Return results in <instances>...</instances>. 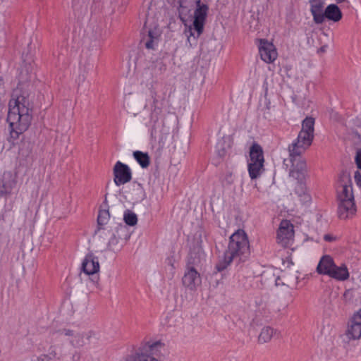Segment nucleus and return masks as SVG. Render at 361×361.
<instances>
[{"label":"nucleus","instance_id":"obj_1","mask_svg":"<svg viewBox=\"0 0 361 361\" xmlns=\"http://www.w3.org/2000/svg\"><path fill=\"white\" fill-rule=\"evenodd\" d=\"M30 106V100L25 95L16 96V98L11 99L7 121L12 139H18L28 128L32 120Z\"/></svg>","mask_w":361,"mask_h":361},{"label":"nucleus","instance_id":"obj_2","mask_svg":"<svg viewBox=\"0 0 361 361\" xmlns=\"http://www.w3.org/2000/svg\"><path fill=\"white\" fill-rule=\"evenodd\" d=\"M338 215L341 219L352 218L356 213L350 176L343 173L337 186Z\"/></svg>","mask_w":361,"mask_h":361},{"label":"nucleus","instance_id":"obj_3","mask_svg":"<svg viewBox=\"0 0 361 361\" xmlns=\"http://www.w3.org/2000/svg\"><path fill=\"white\" fill-rule=\"evenodd\" d=\"M95 235L102 244H106V248L118 252L126 244L130 237V232L126 225L118 224L116 226L99 228Z\"/></svg>","mask_w":361,"mask_h":361},{"label":"nucleus","instance_id":"obj_4","mask_svg":"<svg viewBox=\"0 0 361 361\" xmlns=\"http://www.w3.org/2000/svg\"><path fill=\"white\" fill-rule=\"evenodd\" d=\"M249 241L243 230L238 229L230 237L229 243L224 252L223 261L218 267L219 270L225 269L234 259L240 258L249 253Z\"/></svg>","mask_w":361,"mask_h":361},{"label":"nucleus","instance_id":"obj_5","mask_svg":"<svg viewBox=\"0 0 361 361\" xmlns=\"http://www.w3.org/2000/svg\"><path fill=\"white\" fill-rule=\"evenodd\" d=\"M180 7L190 10L196 6L194 12L193 30L190 29V35L188 39L190 42V37L197 38L203 32L205 20L207 16L208 6L205 4H200V0H179Z\"/></svg>","mask_w":361,"mask_h":361},{"label":"nucleus","instance_id":"obj_6","mask_svg":"<svg viewBox=\"0 0 361 361\" xmlns=\"http://www.w3.org/2000/svg\"><path fill=\"white\" fill-rule=\"evenodd\" d=\"M162 350L164 344L160 341L145 343L128 355L126 361H164Z\"/></svg>","mask_w":361,"mask_h":361},{"label":"nucleus","instance_id":"obj_7","mask_svg":"<svg viewBox=\"0 0 361 361\" xmlns=\"http://www.w3.org/2000/svg\"><path fill=\"white\" fill-rule=\"evenodd\" d=\"M264 159L262 147L254 144L250 149V159L248 161L249 176L252 179H256L261 176L264 171Z\"/></svg>","mask_w":361,"mask_h":361},{"label":"nucleus","instance_id":"obj_8","mask_svg":"<svg viewBox=\"0 0 361 361\" xmlns=\"http://www.w3.org/2000/svg\"><path fill=\"white\" fill-rule=\"evenodd\" d=\"M152 110L149 115V126L151 127V134L154 137H157L158 133L167 134L168 130L166 129L163 122L162 109L158 106V99L154 98Z\"/></svg>","mask_w":361,"mask_h":361},{"label":"nucleus","instance_id":"obj_9","mask_svg":"<svg viewBox=\"0 0 361 361\" xmlns=\"http://www.w3.org/2000/svg\"><path fill=\"white\" fill-rule=\"evenodd\" d=\"M313 139V136L299 132L298 137L288 146L289 156H301L311 146Z\"/></svg>","mask_w":361,"mask_h":361},{"label":"nucleus","instance_id":"obj_10","mask_svg":"<svg viewBox=\"0 0 361 361\" xmlns=\"http://www.w3.org/2000/svg\"><path fill=\"white\" fill-rule=\"evenodd\" d=\"M292 169L290 175L298 181H304L307 177L306 160L300 157H290Z\"/></svg>","mask_w":361,"mask_h":361},{"label":"nucleus","instance_id":"obj_11","mask_svg":"<svg viewBox=\"0 0 361 361\" xmlns=\"http://www.w3.org/2000/svg\"><path fill=\"white\" fill-rule=\"evenodd\" d=\"M345 335L350 340H357L361 338V309L354 313L349 319Z\"/></svg>","mask_w":361,"mask_h":361},{"label":"nucleus","instance_id":"obj_12","mask_svg":"<svg viewBox=\"0 0 361 361\" xmlns=\"http://www.w3.org/2000/svg\"><path fill=\"white\" fill-rule=\"evenodd\" d=\"M293 225L288 220L281 221L278 232L277 240L282 246H286L293 239Z\"/></svg>","mask_w":361,"mask_h":361},{"label":"nucleus","instance_id":"obj_13","mask_svg":"<svg viewBox=\"0 0 361 361\" xmlns=\"http://www.w3.org/2000/svg\"><path fill=\"white\" fill-rule=\"evenodd\" d=\"M114 183L119 186L129 182L132 178V173L128 165L117 161L114 167Z\"/></svg>","mask_w":361,"mask_h":361},{"label":"nucleus","instance_id":"obj_14","mask_svg":"<svg viewBox=\"0 0 361 361\" xmlns=\"http://www.w3.org/2000/svg\"><path fill=\"white\" fill-rule=\"evenodd\" d=\"M182 283L188 289L195 290L202 283L200 274L195 268L188 267L183 276Z\"/></svg>","mask_w":361,"mask_h":361},{"label":"nucleus","instance_id":"obj_15","mask_svg":"<svg viewBox=\"0 0 361 361\" xmlns=\"http://www.w3.org/2000/svg\"><path fill=\"white\" fill-rule=\"evenodd\" d=\"M259 51L262 60L268 63L274 61L278 56L274 45L266 39L259 40Z\"/></svg>","mask_w":361,"mask_h":361},{"label":"nucleus","instance_id":"obj_16","mask_svg":"<svg viewBox=\"0 0 361 361\" xmlns=\"http://www.w3.org/2000/svg\"><path fill=\"white\" fill-rule=\"evenodd\" d=\"M61 335L70 336V342L75 347H81L85 345L90 338L95 335L93 331H88L87 333H75L69 329H63L60 331Z\"/></svg>","mask_w":361,"mask_h":361},{"label":"nucleus","instance_id":"obj_17","mask_svg":"<svg viewBox=\"0 0 361 361\" xmlns=\"http://www.w3.org/2000/svg\"><path fill=\"white\" fill-rule=\"evenodd\" d=\"M310 12L316 24L324 23L323 16L325 11L324 0H310Z\"/></svg>","mask_w":361,"mask_h":361},{"label":"nucleus","instance_id":"obj_18","mask_svg":"<svg viewBox=\"0 0 361 361\" xmlns=\"http://www.w3.org/2000/svg\"><path fill=\"white\" fill-rule=\"evenodd\" d=\"M16 185V175L11 171H6L0 181V193L8 194Z\"/></svg>","mask_w":361,"mask_h":361},{"label":"nucleus","instance_id":"obj_19","mask_svg":"<svg viewBox=\"0 0 361 361\" xmlns=\"http://www.w3.org/2000/svg\"><path fill=\"white\" fill-rule=\"evenodd\" d=\"M99 268L98 257L92 254L87 255L82 264V271L87 275H93L99 272Z\"/></svg>","mask_w":361,"mask_h":361},{"label":"nucleus","instance_id":"obj_20","mask_svg":"<svg viewBox=\"0 0 361 361\" xmlns=\"http://www.w3.org/2000/svg\"><path fill=\"white\" fill-rule=\"evenodd\" d=\"M342 16L343 14L339 7L335 4H331L325 8L323 16L324 22L325 19H327L334 23H337L341 20Z\"/></svg>","mask_w":361,"mask_h":361},{"label":"nucleus","instance_id":"obj_21","mask_svg":"<svg viewBox=\"0 0 361 361\" xmlns=\"http://www.w3.org/2000/svg\"><path fill=\"white\" fill-rule=\"evenodd\" d=\"M334 261L330 255H323L317 264V272L327 276L331 269L334 267Z\"/></svg>","mask_w":361,"mask_h":361},{"label":"nucleus","instance_id":"obj_22","mask_svg":"<svg viewBox=\"0 0 361 361\" xmlns=\"http://www.w3.org/2000/svg\"><path fill=\"white\" fill-rule=\"evenodd\" d=\"M160 35L161 32L157 27L149 30L147 35L143 39L145 47L148 49H154L158 44Z\"/></svg>","mask_w":361,"mask_h":361},{"label":"nucleus","instance_id":"obj_23","mask_svg":"<svg viewBox=\"0 0 361 361\" xmlns=\"http://www.w3.org/2000/svg\"><path fill=\"white\" fill-rule=\"evenodd\" d=\"M327 276L337 281H345L349 278V272L345 264L337 266L335 264Z\"/></svg>","mask_w":361,"mask_h":361},{"label":"nucleus","instance_id":"obj_24","mask_svg":"<svg viewBox=\"0 0 361 361\" xmlns=\"http://www.w3.org/2000/svg\"><path fill=\"white\" fill-rule=\"evenodd\" d=\"M281 279L285 281L286 286L292 288L298 283V276L295 271L287 270L283 271Z\"/></svg>","mask_w":361,"mask_h":361},{"label":"nucleus","instance_id":"obj_25","mask_svg":"<svg viewBox=\"0 0 361 361\" xmlns=\"http://www.w3.org/2000/svg\"><path fill=\"white\" fill-rule=\"evenodd\" d=\"M314 118L312 117H307L302 122V128L300 132L308 134L314 137Z\"/></svg>","mask_w":361,"mask_h":361},{"label":"nucleus","instance_id":"obj_26","mask_svg":"<svg viewBox=\"0 0 361 361\" xmlns=\"http://www.w3.org/2000/svg\"><path fill=\"white\" fill-rule=\"evenodd\" d=\"M275 331L270 326L262 328L259 335L258 340L260 343H267L272 338Z\"/></svg>","mask_w":361,"mask_h":361},{"label":"nucleus","instance_id":"obj_27","mask_svg":"<svg viewBox=\"0 0 361 361\" xmlns=\"http://www.w3.org/2000/svg\"><path fill=\"white\" fill-rule=\"evenodd\" d=\"M133 157L142 168H147L149 165V157L147 153L135 151L133 152Z\"/></svg>","mask_w":361,"mask_h":361},{"label":"nucleus","instance_id":"obj_28","mask_svg":"<svg viewBox=\"0 0 361 361\" xmlns=\"http://www.w3.org/2000/svg\"><path fill=\"white\" fill-rule=\"evenodd\" d=\"M302 182L299 181L298 185L295 188V192L301 197V201L307 202L310 200V196L307 192L306 187Z\"/></svg>","mask_w":361,"mask_h":361},{"label":"nucleus","instance_id":"obj_29","mask_svg":"<svg viewBox=\"0 0 361 361\" xmlns=\"http://www.w3.org/2000/svg\"><path fill=\"white\" fill-rule=\"evenodd\" d=\"M110 219L109 212L107 209L100 210L97 217L98 228H105L104 226L107 224Z\"/></svg>","mask_w":361,"mask_h":361},{"label":"nucleus","instance_id":"obj_30","mask_svg":"<svg viewBox=\"0 0 361 361\" xmlns=\"http://www.w3.org/2000/svg\"><path fill=\"white\" fill-rule=\"evenodd\" d=\"M123 220L127 225L133 226L137 223V216L133 212L128 209L124 212Z\"/></svg>","mask_w":361,"mask_h":361},{"label":"nucleus","instance_id":"obj_31","mask_svg":"<svg viewBox=\"0 0 361 361\" xmlns=\"http://www.w3.org/2000/svg\"><path fill=\"white\" fill-rule=\"evenodd\" d=\"M32 145L30 142H23L20 146L19 154L23 157H27L32 152Z\"/></svg>","mask_w":361,"mask_h":361},{"label":"nucleus","instance_id":"obj_32","mask_svg":"<svg viewBox=\"0 0 361 361\" xmlns=\"http://www.w3.org/2000/svg\"><path fill=\"white\" fill-rule=\"evenodd\" d=\"M31 78V70L27 66L21 68L19 73V80L20 82H25Z\"/></svg>","mask_w":361,"mask_h":361},{"label":"nucleus","instance_id":"obj_33","mask_svg":"<svg viewBox=\"0 0 361 361\" xmlns=\"http://www.w3.org/2000/svg\"><path fill=\"white\" fill-rule=\"evenodd\" d=\"M343 297L346 302L351 301L354 297L353 290V289L346 290L344 292Z\"/></svg>","mask_w":361,"mask_h":361},{"label":"nucleus","instance_id":"obj_34","mask_svg":"<svg viewBox=\"0 0 361 361\" xmlns=\"http://www.w3.org/2000/svg\"><path fill=\"white\" fill-rule=\"evenodd\" d=\"M256 307H260L265 305V299L263 296H257L255 300Z\"/></svg>","mask_w":361,"mask_h":361},{"label":"nucleus","instance_id":"obj_35","mask_svg":"<svg viewBox=\"0 0 361 361\" xmlns=\"http://www.w3.org/2000/svg\"><path fill=\"white\" fill-rule=\"evenodd\" d=\"M354 178L356 184L361 188V173L358 171L355 172Z\"/></svg>","mask_w":361,"mask_h":361},{"label":"nucleus","instance_id":"obj_36","mask_svg":"<svg viewBox=\"0 0 361 361\" xmlns=\"http://www.w3.org/2000/svg\"><path fill=\"white\" fill-rule=\"evenodd\" d=\"M355 161L357 167L361 169V149L357 150Z\"/></svg>","mask_w":361,"mask_h":361},{"label":"nucleus","instance_id":"obj_37","mask_svg":"<svg viewBox=\"0 0 361 361\" xmlns=\"http://www.w3.org/2000/svg\"><path fill=\"white\" fill-rule=\"evenodd\" d=\"M49 360H50V357H49L47 355H41L37 357L32 361H49Z\"/></svg>","mask_w":361,"mask_h":361},{"label":"nucleus","instance_id":"obj_38","mask_svg":"<svg viewBox=\"0 0 361 361\" xmlns=\"http://www.w3.org/2000/svg\"><path fill=\"white\" fill-rule=\"evenodd\" d=\"M281 279V275L278 276L277 279H276V285L278 286H283V285H286V282L285 281H283V279Z\"/></svg>","mask_w":361,"mask_h":361},{"label":"nucleus","instance_id":"obj_39","mask_svg":"<svg viewBox=\"0 0 361 361\" xmlns=\"http://www.w3.org/2000/svg\"><path fill=\"white\" fill-rule=\"evenodd\" d=\"M47 355L49 357H50V360L53 359V358H56L57 357V353H56V351L54 350H51L49 353V355Z\"/></svg>","mask_w":361,"mask_h":361},{"label":"nucleus","instance_id":"obj_40","mask_svg":"<svg viewBox=\"0 0 361 361\" xmlns=\"http://www.w3.org/2000/svg\"><path fill=\"white\" fill-rule=\"evenodd\" d=\"M324 239L326 240V241H332L334 240V237H333L332 235H325L324 237Z\"/></svg>","mask_w":361,"mask_h":361},{"label":"nucleus","instance_id":"obj_41","mask_svg":"<svg viewBox=\"0 0 361 361\" xmlns=\"http://www.w3.org/2000/svg\"><path fill=\"white\" fill-rule=\"evenodd\" d=\"M327 46L324 45V46H322L319 50L318 51L319 53H324L326 51V49Z\"/></svg>","mask_w":361,"mask_h":361},{"label":"nucleus","instance_id":"obj_42","mask_svg":"<svg viewBox=\"0 0 361 361\" xmlns=\"http://www.w3.org/2000/svg\"><path fill=\"white\" fill-rule=\"evenodd\" d=\"M218 154L220 157H224L226 154V152L224 149H222V150H218Z\"/></svg>","mask_w":361,"mask_h":361},{"label":"nucleus","instance_id":"obj_43","mask_svg":"<svg viewBox=\"0 0 361 361\" xmlns=\"http://www.w3.org/2000/svg\"><path fill=\"white\" fill-rule=\"evenodd\" d=\"M334 1L336 2V4H338L347 1V0H334Z\"/></svg>","mask_w":361,"mask_h":361},{"label":"nucleus","instance_id":"obj_44","mask_svg":"<svg viewBox=\"0 0 361 361\" xmlns=\"http://www.w3.org/2000/svg\"><path fill=\"white\" fill-rule=\"evenodd\" d=\"M164 135V134H161V133H158V135H157V137L156 138H157V137H160V139H162V135Z\"/></svg>","mask_w":361,"mask_h":361}]
</instances>
